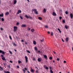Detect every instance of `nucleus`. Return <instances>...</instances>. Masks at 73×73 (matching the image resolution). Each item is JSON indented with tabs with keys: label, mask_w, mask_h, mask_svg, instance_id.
<instances>
[{
	"label": "nucleus",
	"mask_w": 73,
	"mask_h": 73,
	"mask_svg": "<svg viewBox=\"0 0 73 73\" xmlns=\"http://www.w3.org/2000/svg\"><path fill=\"white\" fill-rule=\"evenodd\" d=\"M25 17H26L27 18V19H29V18H30V19H32V17H31V16L29 15V16H27V15H25Z\"/></svg>",
	"instance_id": "nucleus-1"
},
{
	"label": "nucleus",
	"mask_w": 73,
	"mask_h": 73,
	"mask_svg": "<svg viewBox=\"0 0 73 73\" xmlns=\"http://www.w3.org/2000/svg\"><path fill=\"white\" fill-rule=\"evenodd\" d=\"M18 27L16 26H14V32H16V31L17 30Z\"/></svg>",
	"instance_id": "nucleus-2"
},
{
	"label": "nucleus",
	"mask_w": 73,
	"mask_h": 73,
	"mask_svg": "<svg viewBox=\"0 0 73 73\" xmlns=\"http://www.w3.org/2000/svg\"><path fill=\"white\" fill-rule=\"evenodd\" d=\"M0 53H2L4 55L5 54V52L2 50H0Z\"/></svg>",
	"instance_id": "nucleus-3"
},
{
	"label": "nucleus",
	"mask_w": 73,
	"mask_h": 73,
	"mask_svg": "<svg viewBox=\"0 0 73 73\" xmlns=\"http://www.w3.org/2000/svg\"><path fill=\"white\" fill-rule=\"evenodd\" d=\"M25 58L26 59V62L27 63V62H28V57H27V56H25Z\"/></svg>",
	"instance_id": "nucleus-4"
},
{
	"label": "nucleus",
	"mask_w": 73,
	"mask_h": 73,
	"mask_svg": "<svg viewBox=\"0 0 73 73\" xmlns=\"http://www.w3.org/2000/svg\"><path fill=\"white\" fill-rule=\"evenodd\" d=\"M21 13V11L20 10H19L18 11L17 13V15H19V13Z\"/></svg>",
	"instance_id": "nucleus-5"
},
{
	"label": "nucleus",
	"mask_w": 73,
	"mask_h": 73,
	"mask_svg": "<svg viewBox=\"0 0 73 73\" xmlns=\"http://www.w3.org/2000/svg\"><path fill=\"white\" fill-rule=\"evenodd\" d=\"M24 69H23V73H25V70H27V68H26L25 67L24 68Z\"/></svg>",
	"instance_id": "nucleus-6"
},
{
	"label": "nucleus",
	"mask_w": 73,
	"mask_h": 73,
	"mask_svg": "<svg viewBox=\"0 0 73 73\" xmlns=\"http://www.w3.org/2000/svg\"><path fill=\"white\" fill-rule=\"evenodd\" d=\"M42 60L41 58H39L38 59V62H41Z\"/></svg>",
	"instance_id": "nucleus-7"
},
{
	"label": "nucleus",
	"mask_w": 73,
	"mask_h": 73,
	"mask_svg": "<svg viewBox=\"0 0 73 73\" xmlns=\"http://www.w3.org/2000/svg\"><path fill=\"white\" fill-rule=\"evenodd\" d=\"M44 58L46 59V60H48V58L47 57V56L46 55H44Z\"/></svg>",
	"instance_id": "nucleus-8"
},
{
	"label": "nucleus",
	"mask_w": 73,
	"mask_h": 73,
	"mask_svg": "<svg viewBox=\"0 0 73 73\" xmlns=\"http://www.w3.org/2000/svg\"><path fill=\"white\" fill-rule=\"evenodd\" d=\"M9 15V13L8 12H7L5 13V15L6 16H7V15Z\"/></svg>",
	"instance_id": "nucleus-9"
},
{
	"label": "nucleus",
	"mask_w": 73,
	"mask_h": 73,
	"mask_svg": "<svg viewBox=\"0 0 73 73\" xmlns=\"http://www.w3.org/2000/svg\"><path fill=\"white\" fill-rule=\"evenodd\" d=\"M70 16L71 17V19H73V15L71 13L70 14Z\"/></svg>",
	"instance_id": "nucleus-10"
},
{
	"label": "nucleus",
	"mask_w": 73,
	"mask_h": 73,
	"mask_svg": "<svg viewBox=\"0 0 73 73\" xmlns=\"http://www.w3.org/2000/svg\"><path fill=\"white\" fill-rule=\"evenodd\" d=\"M32 11L33 12L34 11V12H36L37 11V9H33L32 10Z\"/></svg>",
	"instance_id": "nucleus-11"
},
{
	"label": "nucleus",
	"mask_w": 73,
	"mask_h": 73,
	"mask_svg": "<svg viewBox=\"0 0 73 73\" xmlns=\"http://www.w3.org/2000/svg\"><path fill=\"white\" fill-rule=\"evenodd\" d=\"M52 15H53V16H56V15L55 12H53L52 13Z\"/></svg>",
	"instance_id": "nucleus-12"
},
{
	"label": "nucleus",
	"mask_w": 73,
	"mask_h": 73,
	"mask_svg": "<svg viewBox=\"0 0 73 73\" xmlns=\"http://www.w3.org/2000/svg\"><path fill=\"white\" fill-rule=\"evenodd\" d=\"M17 3V1L16 0H15L14 1V4H16Z\"/></svg>",
	"instance_id": "nucleus-13"
},
{
	"label": "nucleus",
	"mask_w": 73,
	"mask_h": 73,
	"mask_svg": "<svg viewBox=\"0 0 73 73\" xmlns=\"http://www.w3.org/2000/svg\"><path fill=\"white\" fill-rule=\"evenodd\" d=\"M46 9H45V8H44L43 11V13H46Z\"/></svg>",
	"instance_id": "nucleus-14"
},
{
	"label": "nucleus",
	"mask_w": 73,
	"mask_h": 73,
	"mask_svg": "<svg viewBox=\"0 0 73 73\" xmlns=\"http://www.w3.org/2000/svg\"><path fill=\"white\" fill-rule=\"evenodd\" d=\"M0 68H1L0 69L1 71H2V70H3V68L1 66H0Z\"/></svg>",
	"instance_id": "nucleus-15"
},
{
	"label": "nucleus",
	"mask_w": 73,
	"mask_h": 73,
	"mask_svg": "<svg viewBox=\"0 0 73 73\" xmlns=\"http://www.w3.org/2000/svg\"><path fill=\"white\" fill-rule=\"evenodd\" d=\"M33 44H34V45H36V42L34 40L33 41Z\"/></svg>",
	"instance_id": "nucleus-16"
},
{
	"label": "nucleus",
	"mask_w": 73,
	"mask_h": 73,
	"mask_svg": "<svg viewBox=\"0 0 73 73\" xmlns=\"http://www.w3.org/2000/svg\"><path fill=\"white\" fill-rule=\"evenodd\" d=\"M0 17H3V16H4L3 13H2L1 14H0Z\"/></svg>",
	"instance_id": "nucleus-17"
},
{
	"label": "nucleus",
	"mask_w": 73,
	"mask_h": 73,
	"mask_svg": "<svg viewBox=\"0 0 73 73\" xmlns=\"http://www.w3.org/2000/svg\"><path fill=\"white\" fill-rule=\"evenodd\" d=\"M21 27H26V25H23L21 26Z\"/></svg>",
	"instance_id": "nucleus-18"
},
{
	"label": "nucleus",
	"mask_w": 73,
	"mask_h": 73,
	"mask_svg": "<svg viewBox=\"0 0 73 73\" xmlns=\"http://www.w3.org/2000/svg\"><path fill=\"white\" fill-rule=\"evenodd\" d=\"M31 31L32 32H34V31H35V29H32L31 30Z\"/></svg>",
	"instance_id": "nucleus-19"
},
{
	"label": "nucleus",
	"mask_w": 73,
	"mask_h": 73,
	"mask_svg": "<svg viewBox=\"0 0 73 73\" xmlns=\"http://www.w3.org/2000/svg\"><path fill=\"white\" fill-rule=\"evenodd\" d=\"M2 59L3 60H5V57H3L2 58Z\"/></svg>",
	"instance_id": "nucleus-20"
},
{
	"label": "nucleus",
	"mask_w": 73,
	"mask_h": 73,
	"mask_svg": "<svg viewBox=\"0 0 73 73\" xmlns=\"http://www.w3.org/2000/svg\"><path fill=\"white\" fill-rule=\"evenodd\" d=\"M38 19L39 20H42V18L40 17H38Z\"/></svg>",
	"instance_id": "nucleus-21"
},
{
	"label": "nucleus",
	"mask_w": 73,
	"mask_h": 73,
	"mask_svg": "<svg viewBox=\"0 0 73 73\" xmlns=\"http://www.w3.org/2000/svg\"><path fill=\"white\" fill-rule=\"evenodd\" d=\"M31 72H34V70L33 69H32V68H31Z\"/></svg>",
	"instance_id": "nucleus-22"
},
{
	"label": "nucleus",
	"mask_w": 73,
	"mask_h": 73,
	"mask_svg": "<svg viewBox=\"0 0 73 73\" xmlns=\"http://www.w3.org/2000/svg\"><path fill=\"white\" fill-rule=\"evenodd\" d=\"M65 28L66 29H68V26L65 25Z\"/></svg>",
	"instance_id": "nucleus-23"
},
{
	"label": "nucleus",
	"mask_w": 73,
	"mask_h": 73,
	"mask_svg": "<svg viewBox=\"0 0 73 73\" xmlns=\"http://www.w3.org/2000/svg\"><path fill=\"white\" fill-rule=\"evenodd\" d=\"M1 20L2 21H4V19L2 18L1 19Z\"/></svg>",
	"instance_id": "nucleus-24"
},
{
	"label": "nucleus",
	"mask_w": 73,
	"mask_h": 73,
	"mask_svg": "<svg viewBox=\"0 0 73 73\" xmlns=\"http://www.w3.org/2000/svg\"><path fill=\"white\" fill-rule=\"evenodd\" d=\"M58 31H59L60 33H61V30H60V29H58Z\"/></svg>",
	"instance_id": "nucleus-25"
},
{
	"label": "nucleus",
	"mask_w": 73,
	"mask_h": 73,
	"mask_svg": "<svg viewBox=\"0 0 73 73\" xmlns=\"http://www.w3.org/2000/svg\"><path fill=\"white\" fill-rule=\"evenodd\" d=\"M35 50H38L37 48L36 47H35Z\"/></svg>",
	"instance_id": "nucleus-26"
},
{
	"label": "nucleus",
	"mask_w": 73,
	"mask_h": 73,
	"mask_svg": "<svg viewBox=\"0 0 73 73\" xmlns=\"http://www.w3.org/2000/svg\"><path fill=\"white\" fill-rule=\"evenodd\" d=\"M34 12H35V14H36V15H38V12H37V11Z\"/></svg>",
	"instance_id": "nucleus-27"
},
{
	"label": "nucleus",
	"mask_w": 73,
	"mask_h": 73,
	"mask_svg": "<svg viewBox=\"0 0 73 73\" xmlns=\"http://www.w3.org/2000/svg\"><path fill=\"white\" fill-rule=\"evenodd\" d=\"M68 38H66V41H67V42H68Z\"/></svg>",
	"instance_id": "nucleus-28"
},
{
	"label": "nucleus",
	"mask_w": 73,
	"mask_h": 73,
	"mask_svg": "<svg viewBox=\"0 0 73 73\" xmlns=\"http://www.w3.org/2000/svg\"><path fill=\"white\" fill-rule=\"evenodd\" d=\"M50 73H53V72L52 71V70H50Z\"/></svg>",
	"instance_id": "nucleus-29"
},
{
	"label": "nucleus",
	"mask_w": 73,
	"mask_h": 73,
	"mask_svg": "<svg viewBox=\"0 0 73 73\" xmlns=\"http://www.w3.org/2000/svg\"><path fill=\"white\" fill-rule=\"evenodd\" d=\"M16 25H19V22H17L16 23Z\"/></svg>",
	"instance_id": "nucleus-30"
},
{
	"label": "nucleus",
	"mask_w": 73,
	"mask_h": 73,
	"mask_svg": "<svg viewBox=\"0 0 73 73\" xmlns=\"http://www.w3.org/2000/svg\"><path fill=\"white\" fill-rule=\"evenodd\" d=\"M20 17L21 19H22V20H23V17H22L21 16H20Z\"/></svg>",
	"instance_id": "nucleus-31"
},
{
	"label": "nucleus",
	"mask_w": 73,
	"mask_h": 73,
	"mask_svg": "<svg viewBox=\"0 0 73 73\" xmlns=\"http://www.w3.org/2000/svg\"><path fill=\"white\" fill-rule=\"evenodd\" d=\"M22 62L20 60H19L18 61V63H19V64H20V63H21Z\"/></svg>",
	"instance_id": "nucleus-32"
},
{
	"label": "nucleus",
	"mask_w": 73,
	"mask_h": 73,
	"mask_svg": "<svg viewBox=\"0 0 73 73\" xmlns=\"http://www.w3.org/2000/svg\"><path fill=\"white\" fill-rule=\"evenodd\" d=\"M27 52L28 53H31V52H30V51H29V50H27Z\"/></svg>",
	"instance_id": "nucleus-33"
},
{
	"label": "nucleus",
	"mask_w": 73,
	"mask_h": 73,
	"mask_svg": "<svg viewBox=\"0 0 73 73\" xmlns=\"http://www.w3.org/2000/svg\"><path fill=\"white\" fill-rule=\"evenodd\" d=\"M62 23H65V21L64 20H63Z\"/></svg>",
	"instance_id": "nucleus-34"
},
{
	"label": "nucleus",
	"mask_w": 73,
	"mask_h": 73,
	"mask_svg": "<svg viewBox=\"0 0 73 73\" xmlns=\"http://www.w3.org/2000/svg\"><path fill=\"white\" fill-rule=\"evenodd\" d=\"M45 28H48V26L47 25H46L45 26Z\"/></svg>",
	"instance_id": "nucleus-35"
},
{
	"label": "nucleus",
	"mask_w": 73,
	"mask_h": 73,
	"mask_svg": "<svg viewBox=\"0 0 73 73\" xmlns=\"http://www.w3.org/2000/svg\"><path fill=\"white\" fill-rule=\"evenodd\" d=\"M62 19V17H59V20H61Z\"/></svg>",
	"instance_id": "nucleus-36"
},
{
	"label": "nucleus",
	"mask_w": 73,
	"mask_h": 73,
	"mask_svg": "<svg viewBox=\"0 0 73 73\" xmlns=\"http://www.w3.org/2000/svg\"><path fill=\"white\" fill-rule=\"evenodd\" d=\"M9 37L11 40H12V37H11V35H10L9 36Z\"/></svg>",
	"instance_id": "nucleus-37"
},
{
	"label": "nucleus",
	"mask_w": 73,
	"mask_h": 73,
	"mask_svg": "<svg viewBox=\"0 0 73 73\" xmlns=\"http://www.w3.org/2000/svg\"><path fill=\"white\" fill-rule=\"evenodd\" d=\"M65 13L66 15H68V11H66Z\"/></svg>",
	"instance_id": "nucleus-38"
},
{
	"label": "nucleus",
	"mask_w": 73,
	"mask_h": 73,
	"mask_svg": "<svg viewBox=\"0 0 73 73\" xmlns=\"http://www.w3.org/2000/svg\"><path fill=\"white\" fill-rule=\"evenodd\" d=\"M9 52L10 53V54H12V52L11 51H9Z\"/></svg>",
	"instance_id": "nucleus-39"
},
{
	"label": "nucleus",
	"mask_w": 73,
	"mask_h": 73,
	"mask_svg": "<svg viewBox=\"0 0 73 73\" xmlns=\"http://www.w3.org/2000/svg\"><path fill=\"white\" fill-rule=\"evenodd\" d=\"M27 30H28V31H30V30H31V29L30 28L28 27L27 29Z\"/></svg>",
	"instance_id": "nucleus-40"
},
{
	"label": "nucleus",
	"mask_w": 73,
	"mask_h": 73,
	"mask_svg": "<svg viewBox=\"0 0 73 73\" xmlns=\"http://www.w3.org/2000/svg\"><path fill=\"white\" fill-rule=\"evenodd\" d=\"M51 35L52 36H53V33L52 32H51Z\"/></svg>",
	"instance_id": "nucleus-41"
},
{
	"label": "nucleus",
	"mask_w": 73,
	"mask_h": 73,
	"mask_svg": "<svg viewBox=\"0 0 73 73\" xmlns=\"http://www.w3.org/2000/svg\"><path fill=\"white\" fill-rule=\"evenodd\" d=\"M46 69H47V70H48V67H46L45 68Z\"/></svg>",
	"instance_id": "nucleus-42"
},
{
	"label": "nucleus",
	"mask_w": 73,
	"mask_h": 73,
	"mask_svg": "<svg viewBox=\"0 0 73 73\" xmlns=\"http://www.w3.org/2000/svg\"><path fill=\"white\" fill-rule=\"evenodd\" d=\"M44 39H43L42 40H40V41H41V42H43V41H44Z\"/></svg>",
	"instance_id": "nucleus-43"
},
{
	"label": "nucleus",
	"mask_w": 73,
	"mask_h": 73,
	"mask_svg": "<svg viewBox=\"0 0 73 73\" xmlns=\"http://www.w3.org/2000/svg\"><path fill=\"white\" fill-rule=\"evenodd\" d=\"M49 59L50 60H52V57H49Z\"/></svg>",
	"instance_id": "nucleus-44"
},
{
	"label": "nucleus",
	"mask_w": 73,
	"mask_h": 73,
	"mask_svg": "<svg viewBox=\"0 0 73 73\" xmlns=\"http://www.w3.org/2000/svg\"><path fill=\"white\" fill-rule=\"evenodd\" d=\"M9 62H11V63H13V61H11V60H10Z\"/></svg>",
	"instance_id": "nucleus-45"
},
{
	"label": "nucleus",
	"mask_w": 73,
	"mask_h": 73,
	"mask_svg": "<svg viewBox=\"0 0 73 73\" xmlns=\"http://www.w3.org/2000/svg\"><path fill=\"white\" fill-rule=\"evenodd\" d=\"M1 31H3V28L2 27L1 28Z\"/></svg>",
	"instance_id": "nucleus-46"
},
{
	"label": "nucleus",
	"mask_w": 73,
	"mask_h": 73,
	"mask_svg": "<svg viewBox=\"0 0 73 73\" xmlns=\"http://www.w3.org/2000/svg\"><path fill=\"white\" fill-rule=\"evenodd\" d=\"M13 45H14L15 46H17V45H16V44H15V43H13Z\"/></svg>",
	"instance_id": "nucleus-47"
},
{
	"label": "nucleus",
	"mask_w": 73,
	"mask_h": 73,
	"mask_svg": "<svg viewBox=\"0 0 73 73\" xmlns=\"http://www.w3.org/2000/svg\"><path fill=\"white\" fill-rule=\"evenodd\" d=\"M1 57H4V55H1Z\"/></svg>",
	"instance_id": "nucleus-48"
},
{
	"label": "nucleus",
	"mask_w": 73,
	"mask_h": 73,
	"mask_svg": "<svg viewBox=\"0 0 73 73\" xmlns=\"http://www.w3.org/2000/svg\"><path fill=\"white\" fill-rule=\"evenodd\" d=\"M57 60L58 61H59V60H60V59L59 58H57Z\"/></svg>",
	"instance_id": "nucleus-49"
},
{
	"label": "nucleus",
	"mask_w": 73,
	"mask_h": 73,
	"mask_svg": "<svg viewBox=\"0 0 73 73\" xmlns=\"http://www.w3.org/2000/svg\"><path fill=\"white\" fill-rule=\"evenodd\" d=\"M17 68H19V66H17Z\"/></svg>",
	"instance_id": "nucleus-50"
},
{
	"label": "nucleus",
	"mask_w": 73,
	"mask_h": 73,
	"mask_svg": "<svg viewBox=\"0 0 73 73\" xmlns=\"http://www.w3.org/2000/svg\"><path fill=\"white\" fill-rule=\"evenodd\" d=\"M50 70H52V67H50Z\"/></svg>",
	"instance_id": "nucleus-51"
},
{
	"label": "nucleus",
	"mask_w": 73,
	"mask_h": 73,
	"mask_svg": "<svg viewBox=\"0 0 73 73\" xmlns=\"http://www.w3.org/2000/svg\"><path fill=\"white\" fill-rule=\"evenodd\" d=\"M8 67L9 68H11V67L10 66V65L8 66Z\"/></svg>",
	"instance_id": "nucleus-52"
},
{
	"label": "nucleus",
	"mask_w": 73,
	"mask_h": 73,
	"mask_svg": "<svg viewBox=\"0 0 73 73\" xmlns=\"http://www.w3.org/2000/svg\"><path fill=\"white\" fill-rule=\"evenodd\" d=\"M64 63H66V61H65V60H64Z\"/></svg>",
	"instance_id": "nucleus-53"
},
{
	"label": "nucleus",
	"mask_w": 73,
	"mask_h": 73,
	"mask_svg": "<svg viewBox=\"0 0 73 73\" xmlns=\"http://www.w3.org/2000/svg\"><path fill=\"white\" fill-rule=\"evenodd\" d=\"M62 41H63V42H64V40H63L62 39Z\"/></svg>",
	"instance_id": "nucleus-54"
},
{
	"label": "nucleus",
	"mask_w": 73,
	"mask_h": 73,
	"mask_svg": "<svg viewBox=\"0 0 73 73\" xmlns=\"http://www.w3.org/2000/svg\"><path fill=\"white\" fill-rule=\"evenodd\" d=\"M55 62V61H54V60H53V62L54 63V62Z\"/></svg>",
	"instance_id": "nucleus-55"
},
{
	"label": "nucleus",
	"mask_w": 73,
	"mask_h": 73,
	"mask_svg": "<svg viewBox=\"0 0 73 73\" xmlns=\"http://www.w3.org/2000/svg\"><path fill=\"white\" fill-rule=\"evenodd\" d=\"M33 60H34V61H35V58H34Z\"/></svg>",
	"instance_id": "nucleus-56"
},
{
	"label": "nucleus",
	"mask_w": 73,
	"mask_h": 73,
	"mask_svg": "<svg viewBox=\"0 0 73 73\" xmlns=\"http://www.w3.org/2000/svg\"><path fill=\"white\" fill-rule=\"evenodd\" d=\"M44 68H45V67H46V65H44Z\"/></svg>",
	"instance_id": "nucleus-57"
},
{
	"label": "nucleus",
	"mask_w": 73,
	"mask_h": 73,
	"mask_svg": "<svg viewBox=\"0 0 73 73\" xmlns=\"http://www.w3.org/2000/svg\"><path fill=\"white\" fill-rule=\"evenodd\" d=\"M36 73H38V71L37 70H36Z\"/></svg>",
	"instance_id": "nucleus-58"
},
{
	"label": "nucleus",
	"mask_w": 73,
	"mask_h": 73,
	"mask_svg": "<svg viewBox=\"0 0 73 73\" xmlns=\"http://www.w3.org/2000/svg\"><path fill=\"white\" fill-rule=\"evenodd\" d=\"M21 42H24V40H22Z\"/></svg>",
	"instance_id": "nucleus-59"
},
{
	"label": "nucleus",
	"mask_w": 73,
	"mask_h": 73,
	"mask_svg": "<svg viewBox=\"0 0 73 73\" xmlns=\"http://www.w3.org/2000/svg\"><path fill=\"white\" fill-rule=\"evenodd\" d=\"M35 68H36L37 69H38V68H37V67L35 66Z\"/></svg>",
	"instance_id": "nucleus-60"
},
{
	"label": "nucleus",
	"mask_w": 73,
	"mask_h": 73,
	"mask_svg": "<svg viewBox=\"0 0 73 73\" xmlns=\"http://www.w3.org/2000/svg\"><path fill=\"white\" fill-rule=\"evenodd\" d=\"M53 52H54V54H55V53H56V52H54V51H53Z\"/></svg>",
	"instance_id": "nucleus-61"
},
{
	"label": "nucleus",
	"mask_w": 73,
	"mask_h": 73,
	"mask_svg": "<svg viewBox=\"0 0 73 73\" xmlns=\"http://www.w3.org/2000/svg\"><path fill=\"white\" fill-rule=\"evenodd\" d=\"M27 72L28 73H30V72H29L28 71H27Z\"/></svg>",
	"instance_id": "nucleus-62"
},
{
	"label": "nucleus",
	"mask_w": 73,
	"mask_h": 73,
	"mask_svg": "<svg viewBox=\"0 0 73 73\" xmlns=\"http://www.w3.org/2000/svg\"><path fill=\"white\" fill-rule=\"evenodd\" d=\"M25 44H27V42H25Z\"/></svg>",
	"instance_id": "nucleus-63"
},
{
	"label": "nucleus",
	"mask_w": 73,
	"mask_h": 73,
	"mask_svg": "<svg viewBox=\"0 0 73 73\" xmlns=\"http://www.w3.org/2000/svg\"><path fill=\"white\" fill-rule=\"evenodd\" d=\"M28 2H29V0H27Z\"/></svg>",
	"instance_id": "nucleus-64"
}]
</instances>
